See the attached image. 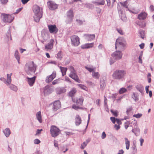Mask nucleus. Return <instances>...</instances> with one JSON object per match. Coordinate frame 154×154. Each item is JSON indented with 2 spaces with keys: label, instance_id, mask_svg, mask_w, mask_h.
<instances>
[{
  "label": "nucleus",
  "instance_id": "nucleus-1",
  "mask_svg": "<svg viewBox=\"0 0 154 154\" xmlns=\"http://www.w3.org/2000/svg\"><path fill=\"white\" fill-rule=\"evenodd\" d=\"M126 44V42L124 38H119L116 40L115 48L121 51H123L125 49Z\"/></svg>",
  "mask_w": 154,
  "mask_h": 154
},
{
  "label": "nucleus",
  "instance_id": "nucleus-2",
  "mask_svg": "<svg viewBox=\"0 0 154 154\" xmlns=\"http://www.w3.org/2000/svg\"><path fill=\"white\" fill-rule=\"evenodd\" d=\"M36 66L33 62H29L26 64L25 71L28 75L34 73L35 72Z\"/></svg>",
  "mask_w": 154,
  "mask_h": 154
},
{
  "label": "nucleus",
  "instance_id": "nucleus-3",
  "mask_svg": "<svg viewBox=\"0 0 154 154\" xmlns=\"http://www.w3.org/2000/svg\"><path fill=\"white\" fill-rule=\"evenodd\" d=\"M125 74L123 70H117L113 72L112 76L114 79L120 80L124 77Z\"/></svg>",
  "mask_w": 154,
  "mask_h": 154
},
{
  "label": "nucleus",
  "instance_id": "nucleus-4",
  "mask_svg": "<svg viewBox=\"0 0 154 154\" xmlns=\"http://www.w3.org/2000/svg\"><path fill=\"white\" fill-rule=\"evenodd\" d=\"M2 17L4 22L11 23L13 20L14 16L12 14L10 15L2 13Z\"/></svg>",
  "mask_w": 154,
  "mask_h": 154
},
{
  "label": "nucleus",
  "instance_id": "nucleus-5",
  "mask_svg": "<svg viewBox=\"0 0 154 154\" xmlns=\"http://www.w3.org/2000/svg\"><path fill=\"white\" fill-rule=\"evenodd\" d=\"M50 131L51 136L55 138L59 134L60 131L56 126L52 125L51 127Z\"/></svg>",
  "mask_w": 154,
  "mask_h": 154
},
{
  "label": "nucleus",
  "instance_id": "nucleus-6",
  "mask_svg": "<svg viewBox=\"0 0 154 154\" xmlns=\"http://www.w3.org/2000/svg\"><path fill=\"white\" fill-rule=\"evenodd\" d=\"M70 69L71 72L69 75V76L76 82L78 83H80L81 81L79 79L75 70L74 69V68L72 66H71L70 68Z\"/></svg>",
  "mask_w": 154,
  "mask_h": 154
},
{
  "label": "nucleus",
  "instance_id": "nucleus-7",
  "mask_svg": "<svg viewBox=\"0 0 154 154\" xmlns=\"http://www.w3.org/2000/svg\"><path fill=\"white\" fill-rule=\"evenodd\" d=\"M73 17V11L72 10L70 9L66 13V23H70L72 21Z\"/></svg>",
  "mask_w": 154,
  "mask_h": 154
},
{
  "label": "nucleus",
  "instance_id": "nucleus-8",
  "mask_svg": "<svg viewBox=\"0 0 154 154\" xmlns=\"http://www.w3.org/2000/svg\"><path fill=\"white\" fill-rule=\"evenodd\" d=\"M71 40V43L72 45L75 46H77L80 43L79 38L76 35L72 36L70 38Z\"/></svg>",
  "mask_w": 154,
  "mask_h": 154
},
{
  "label": "nucleus",
  "instance_id": "nucleus-9",
  "mask_svg": "<svg viewBox=\"0 0 154 154\" xmlns=\"http://www.w3.org/2000/svg\"><path fill=\"white\" fill-rule=\"evenodd\" d=\"M122 55V51L120 50H116L112 54V56L116 60L121 59Z\"/></svg>",
  "mask_w": 154,
  "mask_h": 154
},
{
  "label": "nucleus",
  "instance_id": "nucleus-10",
  "mask_svg": "<svg viewBox=\"0 0 154 154\" xmlns=\"http://www.w3.org/2000/svg\"><path fill=\"white\" fill-rule=\"evenodd\" d=\"M33 10L35 14H42V9L37 5H34Z\"/></svg>",
  "mask_w": 154,
  "mask_h": 154
},
{
  "label": "nucleus",
  "instance_id": "nucleus-11",
  "mask_svg": "<svg viewBox=\"0 0 154 154\" xmlns=\"http://www.w3.org/2000/svg\"><path fill=\"white\" fill-rule=\"evenodd\" d=\"M48 27L50 32L51 33H56L58 30L56 26L55 25H48Z\"/></svg>",
  "mask_w": 154,
  "mask_h": 154
},
{
  "label": "nucleus",
  "instance_id": "nucleus-12",
  "mask_svg": "<svg viewBox=\"0 0 154 154\" xmlns=\"http://www.w3.org/2000/svg\"><path fill=\"white\" fill-rule=\"evenodd\" d=\"M48 5L49 8L51 10H54L58 7V5L54 2L52 1H49L48 2Z\"/></svg>",
  "mask_w": 154,
  "mask_h": 154
},
{
  "label": "nucleus",
  "instance_id": "nucleus-13",
  "mask_svg": "<svg viewBox=\"0 0 154 154\" xmlns=\"http://www.w3.org/2000/svg\"><path fill=\"white\" fill-rule=\"evenodd\" d=\"M56 76V72L55 71H54L51 75L47 77L45 80L46 82L47 83L50 82L55 78Z\"/></svg>",
  "mask_w": 154,
  "mask_h": 154
},
{
  "label": "nucleus",
  "instance_id": "nucleus-14",
  "mask_svg": "<svg viewBox=\"0 0 154 154\" xmlns=\"http://www.w3.org/2000/svg\"><path fill=\"white\" fill-rule=\"evenodd\" d=\"M147 14L145 12H141L137 16V18L140 20H144L146 19Z\"/></svg>",
  "mask_w": 154,
  "mask_h": 154
},
{
  "label": "nucleus",
  "instance_id": "nucleus-15",
  "mask_svg": "<svg viewBox=\"0 0 154 154\" xmlns=\"http://www.w3.org/2000/svg\"><path fill=\"white\" fill-rule=\"evenodd\" d=\"M60 107V102L59 100L55 101L53 104V109L54 111L57 110Z\"/></svg>",
  "mask_w": 154,
  "mask_h": 154
},
{
  "label": "nucleus",
  "instance_id": "nucleus-16",
  "mask_svg": "<svg viewBox=\"0 0 154 154\" xmlns=\"http://www.w3.org/2000/svg\"><path fill=\"white\" fill-rule=\"evenodd\" d=\"M36 77L34 76L32 78H29L27 77L26 78L27 79V81L28 82V84L30 86H33V84L35 83V80L36 79Z\"/></svg>",
  "mask_w": 154,
  "mask_h": 154
},
{
  "label": "nucleus",
  "instance_id": "nucleus-17",
  "mask_svg": "<svg viewBox=\"0 0 154 154\" xmlns=\"http://www.w3.org/2000/svg\"><path fill=\"white\" fill-rule=\"evenodd\" d=\"M136 89L142 94L143 93L144 90L143 86L141 84H138L135 86Z\"/></svg>",
  "mask_w": 154,
  "mask_h": 154
},
{
  "label": "nucleus",
  "instance_id": "nucleus-18",
  "mask_svg": "<svg viewBox=\"0 0 154 154\" xmlns=\"http://www.w3.org/2000/svg\"><path fill=\"white\" fill-rule=\"evenodd\" d=\"M12 75V73H11L10 74H7V78L6 81L5 80V84H6L8 86V85H10L11 84V76Z\"/></svg>",
  "mask_w": 154,
  "mask_h": 154
},
{
  "label": "nucleus",
  "instance_id": "nucleus-19",
  "mask_svg": "<svg viewBox=\"0 0 154 154\" xmlns=\"http://www.w3.org/2000/svg\"><path fill=\"white\" fill-rule=\"evenodd\" d=\"M53 40H51L47 45H45V48L47 50L51 49L53 47Z\"/></svg>",
  "mask_w": 154,
  "mask_h": 154
},
{
  "label": "nucleus",
  "instance_id": "nucleus-20",
  "mask_svg": "<svg viewBox=\"0 0 154 154\" xmlns=\"http://www.w3.org/2000/svg\"><path fill=\"white\" fill-rule=\"evenodd\" d=\"M100 89L102 90H103L104 89L106 85V80L103 78L100 79Z\"/></svg>",
  "mask_w": 154,
  "mask_h": 154
},
{
  "label": "nucleus",
  "instance_id": "nucleus-21",
  "mask_svg": "<svg viewBox=\"0 0 154 154\" xmlns=\"http://www.w3.org/2000/svg\"><path fill=\"white\" fill-rule=\"evenodd\" d=\"M57 94H61L65 93L66 90L64 88H58L56 89Z\"/></svg>",
  "mask_w": 154,
  "mask_h": 154
},
{
  "label": "nucleus",
  "instance_id": "nucleus-22",
  "mask_svg": "<svg viewBox=\"0 0 154 154\" xmlns=\"http://www.w3.org/2000/svg\"><path fill=\"white\" fill-rule=\"evenodd\" d=\"M96 5H103L105 4L104 0H97L92 2Z\"/></svg>",
  "mask_w": 154,
  "mask_h": 154
},
{
  "label": "nucleus",
  "instance_id": "nucleus-23",
  "mask_svg": "<svg viewBox=\"0 0 154 154\" xmlns=\"http://www.w3.org/2000/svg\"><path fill=\"white\" fill-rule=\"evenodd\" d=\"M42 14H35L33 17L35 21L36 22H39L40 19L42 18Z\"/></svg>",
  "mask_w": 154,
  "mask_h": 154
},
{
  "label": "nucleus",
  "instance_id": "nucleus-24",
  "mask_svg": "<svg viewBox=\"0 0 154 154\" xmlns=\"http://www.w3.org/2000/svg\"><path fill=\"white\" fill-rule=\"evenodd\" d=\"M81 119L79 116L77 115L75 118V125L77 126L79 125L81 123Z\"/></svg>",
  "mask_w": 154,
  "mask_h": 154
},
{
  "label": "nucleus",
  "instance_id": "nucleus-25",
  "mask_svg": "<svg viewBox=\"0 0 154 154\" xmlns=\"http://www.w3.org/2000/svg\"><path fill=\"white\" fill-rule=\"evenodd\" d=\"M85 35L86 36V39L88 41L94 40L95 37L94 34Z\"/></svg>",
  "mask_w": 154,
  "mask_h": 154
},
{
  "label": "nucleus",
  "instance_id": "nucleus-26",
  "mask_svg": "<svg viewBox=\"0 0 154 154\" xmlns=\"http://www.w3.org/2000/svg\"><path fill=\"white\" fill-rule=\"evenodd\" d=\"M44 92L45 95H47L51 92V90L48 86H46L44 88Z\"/></svg>",
  "mask_w": 154,
  "mask_h": 154
},
{
  "label": "nucleus",
  "instance_id": "nucleus-27",
  "mask_svg": "<svg viewBox=\"0 0 154 154\" xmlns=\"http://www.w3.org/2000/svg\"><path fill=\"white\" fill-rule=\"evenodd\" d=\"M94 45L93 43L90 44H86L81 46V48L82 49L88 48L93 47Z\"/></svg>",
  "mask_w": 154,
  "mask_h": 154
},
{
  "label": "nucleus",
  "instance_id": "nucleus-28",
  "mask_svg": "<svg viewBox=\"0 0 154 154\" xmlns=\"http://www.w3.org/2000/svg\"><path fill=\"white\" fill-rule=\"evenodd\" d=\"M118 11L119 14H121V15L120 16L122 20L124 21L126 20V18L125 17V14L122 11L118 9Z\"/></svg>",
  "mask_w": 154,
  "mask_h": 154
},
{
  "label": "nucleus",
  "instance_id": "nucleus-29",
  "mask_svg": "<svg viewBox=\"0 0 154 154\" xmlns=\"http://www.w3.org/2000/svg\"><path fill=\"white\" fill-rule=\"evenodd\" d=\"M36 117L40 123L42 122V115L40 111L38 112L36 114Z\"/></svg>",
  "mask_w": 154,
  "mask_h": 154
},
{
  "label": "nucleus",
  "instance_id": "nucleus-30",
  "mask_svg": "<svg viewBox=\"0 0 154 154\" xmlns=\"http://www.w3.org/2000/svg\"><path fill=\"white\" fill-rule=\"evenodd\" d=\"M3 132L6 137H9L11 133L10 130L8 128H6L3 130Z\"/></svg>",
  "mask_w": 154,
  "mask_h": 154
},
{
  "label": "nucleus",
  "instance_id": "nucleus-31",
  "mask_svg": "<svg viewBox=\"0 0 154 154\" xmlns=\"http://www.w3.org/2000/svg\"><path fill=\"white\" fill-rule=\"evenodd\" d=\"M83 101V97H81L80 98L76 100V103L78 105L81 106L82 104Z\"/></svg>",
  "mask_w": 154,
  "mask_h": 154
},
{
  "label": "nucleus",
  "instance_id": "nucleus-32",
  "mask_svg": "<svg viewBox=\"0 0 154 154\" xmlns=\"http://www.w3.org/2000/svg\"><path fill=\"white\" fill-rule=\"evenodd\" d=\"M124 139L125 140V144L126 149L128 150L129 148L130 142L127 138L125 137Z\"/></svg>",
  "mask_w": 154,
  "mask_h": 154
},
{
  "label": "nucleus",
  "instance_id": "nucleus-33",
  "mask_svg": "<svg viewBox=\"0 0 154 154\" xmlns=\"http://www.w3.org/2000/svg\"><path fill=\"white\" fill-rule=\"evenodd\" d=\"M9 86V88L11 89V90L14 91H17L18 90L17 87L15 86V85L11 84H10V85H8Z\"/></svg>",
  "mask_w": 154,
  "mask_h": 154
},
{
  "label": "nucleus",
  "instance_id": "nucleus-34",
  "mask_svg": "<svg viewBox=\"0 0 154 154\" xmlns=\"http://www.w3.org/2000/svg\"><path fill=\"white\" fill-rule=\"evenodd\" d=\"M139 35L142 39L144 38L145 34L144 31L143 30L140 29L139 31Z\"/></svg>",
  "mask_w": 154,
  "mask_h": 154
},
{
  "label": "nucleus",
  "instance_id": "nucleus-35",
  "mask_svg": "<svg viewBox=\"0 0 154 154\" xmlns=\"http://www.w3.org/2000/svg\"><path fill=\"white\" fill-rule=\"evenodd\" d=\"M76 92V89L75 88H73L69 92V95L70 97H72L74 95Z\"/></svg>",
  "mask_w": 154,
  "mask_h": 154
},
{
  "label": "nucleus",
  "instance_id": "nucleus-36",
  "mask_svg": "<svg viewBox=\"0 0 154 154\" xmlns=\"http://www.w3.org/2000/svg\"><path fill=\"white\" fill-rule=\"evenodd\" d=\"M59 67L63 75V76L64 75H65L66 74V72L67 71V68L62 67L61 66H60Z\"/></svg>",
  "mask_w": 154,
  "mask_h": 154
},
{
  "label": "nucleus",
  "instance_id": "nucleus-37",
  "mask_svg": "<svg viewBox=\"0 0 154 154\" xmlns=\"http://www.w3.org/2000/svg\"><path fill=\"white\" fill-rule=\"evenodd\" d=\"M14 56L15 57V58L17 59V60L18 62L19 63H20V57L19 54V52L17 50H16L15 51Z\"/></svg>",
  "mask_w": 154,
  "mask_h": 154
},
{
  "label": "nucleus",
  "instance_id": "nucleus-38",
  "mask_svg": "<svg viewBox=\"0 0 154 154\" xmlns=\"http://www.w3.org/2000/svg\"><path fill=\"white\" fill-rule=\"evenodd\" d=\"M56 57L57 59H59L60 60H61L62 58V51H60L57 54Z\"/></svg>",
  "mask_w": 154,
  "mask_h": 154
},
{
  "label": "nucleus",
  "instance_id": "nucleus-39",
  "mask_svg": "<svg viewBox=\"0 0 154 154\" xmlns=\"http://www.w3.org/2000/svg\"><path fill=\"white\" fill-rule=\"evenodd\" d=\"M92 76L94 78L98 79L99 78L100 75L98 72H94L92 73Z\"/></svg>",
  "mask_w": 154,
  "mask_h": 154
},
{
  "label": "nucleus",
  "instance_id": "nucleus-40",
  "mask_svg": "<svg viewBox=\"0 0 154 154\" xmlns=\"http://www.w3.org/2000/svg\"><path fill=\"white\" fill-rule=\"evenodd\" d=\"M85 7L91 9L93 8L94 7V5L90 3H87L84 4Z\"/></svg>",
  "mask_w": 154,
  "mask_h": 154
},
{
  "label": "nucleus",
  "instance_id": "nucleus-41",
  "mask_svg": "<svg viewBox=\"0 0 154 154\" xmlns=\"http://www.w3.org/2000/svg\"><path fill=\"white\" fill-rule=\"evenodd\" d=\"M138 95L137 93H134L132 97L135 101H137L138 100Z\"/></svg>",
  "mask_w": 154,
  "mask_h": 154
},
{
  "label": "nucleus",
  "instance_id": "nucleus-42",
  "mask_svg": "<svg viewBox=\"0 0 154 154\" xmlns=\"http://www.w3.org/2000/svg\"><path fill=\"white\" fill-rule=\"evenodd\" d=\"M88 143V142H84L83 143L81 144L80 146V148L82 149H84L87 146Z\"/></svg>",
  "mask_w": 154,
  "mask_h": 154
},
{
  "label": "nucleus",
  "instance_id": "nucleus-43",
  "mask_svg": "<svg viewBox=\"0 0 154 154\" xmlns=\"http://www.w3.org/2000/svg\"><path fill=\"white\" fill-rule=\"evenodd\" d=\"M120 3L122 5V6L125 8H127L128 9L127 6L128 2L127 1H125L123 2H120Z\"/></svg>",
  "mask_w": 154,
  "mask_h": 154
},
{
  "label": "nucleus",
  "instance_id": "nucleus-44",
  "mask_svg": "<svg viewBox=\"0 0 154 154\" xmlns=\"http://www.w3.org/2000/svg\"><path fill=\"white\" fill-rule=\"evenodd\" d=\"M127 91V90L125 88H120L119 91V93L120 94H122Z\"/></svg>",
  "mask_w": 154,
  "mask_h": 154
},
{
  "label": "nucleus",
  "instance_id": "nucleus-45",
  "mask_svg": "<svg viewBox=\"0 0 154 154\" xmlns=\"http://www.w3.org/2000/svg\"><path fill=\"white\" fill-rule=\"evenodd\" d=\"M85 68L90 72H93L95 71V68L88 67L86 66L85 67Z\"/></svg>",
  "mask_w": 154,
  "mask_h": 154
},
{
  "label": "nucleus",
  "instance_id": "nucleus-46",
  "mask_svg": "<svg viewBox=\"0 0 154 154\" xmlns=\"http://www.w3.org/2000/svg\"><path fill=\"white\" fill-rule=\"evenodd\" d=\"M78 86L81 88L82 89L84 90L87 91V88L86 86H85L84 85H82L81 84H79L77 85Z\"/></svg>",
  "mask_w": 154,
  "mask_h": 154
},
{
  "label": "nucleus",
  "instance_id": "nucleus-47",
  "mask_svg": "<svg viewBox=\"0 0 154 154\" xmlns=\"http://www.w3.org/2000/svg\"><path fill=\"white\" fill-rule=\"evenodd\" d=\"M136 146L135 144H133V146L131 147L132 149V152L133 154H135L137 152V149L136 148Z\"/></svg>",
  "mask_w": 154,
  "mask_h": 154
},
{
  "label": "nucleus",
  "instance_id": "nucleus-48",
  "mask_svg": "<svg viewBox=\"0 0 154 154\" xmlns=\"http://www.w3.org/2000/svg\"><path fill=\"white\" fill-rule=\"evenodd\" d=\"M110 111L114 116L115 117H117L118 116V112L116 110L114 111L113 109H111Z\"/></svg>",
  "mask_w": 154,
  "mask_h": 154
},
{
  "label": "nucleus",
  "instance_id": "nucleus-49",
  "mask_svg": "<svg viewBox=\"0 0 154 154\" xmlns=\"http://www.w3.org/2000/svg\"><path fill=\"white\" fill-rule=\"evenodd\" d=\"M142 114L138 113L137 114L133 115V116L137 118H139L142 116Z\"/></svg>",
  "mask_w": 154,
  "mask_h": 154
},
{
  "label": "nucleus",
  "instance_id": "nucleus-50",
  "mask_svg": "<svg viewBox=\"0 0 154 154\" xmlns=\"http://www.w3.org/2000/svg\"><path fill=\"white\" fill-rule=\"evenodd\" d=\"M76 21L77 22V24L79 25H81L82 24L83 22V21L82 20L79 19H76Z\"/></svg>",
  "mask_w": 154,
  "mask_h": 154
},
{
  "label": "nucleus",
  "instance_id": "nucleus-51",
  "mask_svg": "<svg viewBox=\"0 0 154 154\" xmlns=\"http://www.w3.org/2000/svg\"><path fill=\"white\" fill-rule=\"evenodd\" d=\"M6 36H7L8 40L9 41L10 40H11V34H10V32H8V33H7V34H6Z\"/></svg>",
  "mask_w": 154,
  "mask_h": 154
},
{
  "label": "nucleus",
  "instance_id": "nucleus-52",
  "mask_svg": "<svg viewBox=\"0 0 154 154\" xmlns=\"http://www.w3.org/2000/svg\"><path fill=\"white\" fill-rule=\"evenodd\" d=\"M60 79H57L54 80L52 82V84L53 85H54L57 84L59 83L60 82Z\"/></svg>",
  "mask_w": 154,
  "mask_h": 154
},
{
  "label": "nucleus",
  "instance_id": "nucleus-53",
  "mask_svg": "<svg viewBox=\"0 0 154 154\" xmlns=\"http://www.w3.org/2000/svg\"><path fill=\"white\" fill-rule=\"evenodd\" d=\"M134 129H135V132H139L140 131V129L138 128L137 126L136 125H135Z\"/></svg>",
  "mask_w": 154,
  "mask_h": 154
},
{
  "label": "nucleus",
  "instance_id": "nucleus-54",
  "mask_svg": "<svg viewBox=\"0 0 154 154\" xmlns=\"http://www.w3.org/2000/svg\"><path fill=\"white\" fill-rule=\"evenodd\" d=\"M72 107L75 110H78L79 109L81 108V107H79V106H76L75 105H73L72 106Z\"/></svg>",
  "mask_w": 154,
  "mask_h": 154
},
{
  "label": "nucleus",
  "instance_id": "nucleus-55",
  "mask_svg": "<svg viewBox=\"0 0 154 154\" xmlns=\"http://www.w3.org/2000/svg\"><path fill=\"white\" fill-rule=\"evenodd\" d=\"M110 119L113 124H115L116 121V119L113 117H111L110 118Z\"/></svg>",
  "mask_w": 154,
  "mask_h": 154
},
{
  "label": "nucleus",
  "instance_id": "nucleus-56",
  "mask_svg": "<svg viewBox=\"0 0 154 154\" xmlns=\"http://www.w3.org/2000/svg\"><path fill=\"white\" fill-rule=\"evenodd\" d=\"M34 142L35 144H38L40 143V141L39 139H36L34 140Z\"/></svg>",
  "mask_w": 154,
  "mask_h": 154
},
{
  "label": "nucleus",
  "instance_id": "nucleus-57",
  "mask_svg": "<svg viewBox=\"0 0 154 154\" xmlns=\"http://www.w3.org/2000/svg\"><path fill=\"white\" fill-rule=\"evenodd\" d=\"M43 131L42 129H38L37 130L35 134V135H37L38 134H40L41 133V132Z\"/></svg>",
  "mask_w": 154,
  "mask_h": 154
},
{
  "label": "nucleus",
  "instance_id": "nucleus-58",
  "mask_svg": "<svg viewBox=\"0 0 154 154\" xmlns=\"http://www.w3.org/2000/svg\"><path fill=\"white\" fill-rule=\"evenodd\" d=\"M129 124L130 123L129 122H127L125 123V127L126 129H127L128 127Z\"/></svg>",
  "mask_w": 154,
  "mask_h": 154
},
{
  "label": "nucleus",
  "instance_id": "nucleus-59",
  "mask_svg": "<svg viewBox=\"0 0 154 154\" xmlns=\"http://www.w3.org/2000/svg\"><path fill=\"white\" fill-rule=\"evenodd\" d=\"M2 4L5 5L8 2V0H0Z\"/></svg>",
  "mask_w": 154,
  "mask_h": 154
},
{
  "label": "nucleus",
  "instance_id": "nucleus-60",
  "mask_svg": "<svg viewBox=\"0 0 154 154\" xmlns=\"http://www.w3.org/2000/svg\"><path fill=\"white\" fill-rule=\"evenodd\" d=\"M54 145L55 147H57L58 149H59V147L58 146L57 143L55 140H54Z\"/></svg>",
  "mask_w": 154,
  "mask_h": 154
},
{
  "label": "nucleus",
  "instance_id": "nucleus-61",
  "mask_svg": "<svg viewBox=\"0 0 154 154\" xmlns=\"http://www.w3.org/2000/svg\"><path fill=\"white\" fill-rule=\"evenodd\" d=\"M106 137V134L104 132H103L101 136V138L102 139H104Z\"/></svg>",
  "mask_w": 154,
  "mask_h": 154
},
{
  "label": "nucleus",
  "instance_id": "nucleus-62",
  "mask_svg": "<svg viewBox=\"0 0 154 154\" xmlns=\"http://www.w3.org/2000/svg\"><path fill=\"white\" fill-rule=\"evenodd\" d=\"M117 31L118 32L120 33L121 35H123V32L122 30L120 29H117Z\"/></svg>",
  "mask_w": 154,
  "mask_h": 154
},
{
  "label": "nucleus",
  "instance_id": "nucleus-63",
  "mask_svg": "<svg viewBox=\"0 0 154 154\" xmlns=\"http://www.w3.org/2000/svg\"><path fill=\"white\" fill-rule=\"evenodd\" d=\"M96 11L98 14H100L101 11V9L99 8H96Z\"/></svg>",
  "mask_w": 154,
  "mask_h": 154
},
{
  "label": "nucleus",
  "instance_id": "nucleus-64",
  "mask_svg": "<svg viewBox=\"0 0 154 154\" xmlns=\"http://www.w3.org/2000/svg\"><path fill=\"white\" fill-rule=\"evenodd\" d=\"M132 109V108L131 107L127 109L126 111V113L127 115H128L129 112Z\"/></svg>",
  "mask_w": 154,
  "mask_h": 154
}]
</instances>
